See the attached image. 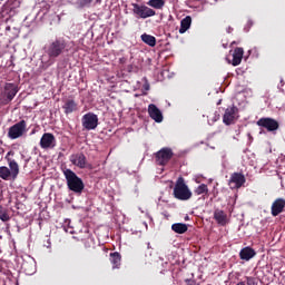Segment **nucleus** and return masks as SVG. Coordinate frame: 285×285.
Returning a JSON list of instances; mask_svg holds the SVG:
<instances>
[{
	"label": "nucleus",
	"instance_id": "9",
	"mask_svg": "<svg viewBox=\"0 0 285 285\" xmlns=\"http://www.w3.org/2000/svg\"><path fill=\"white\" fill-rule=\"evenodd\" d=\"M239 109L236 106L228 107L223 116L225 126H233L239 119Z\"/></svg>",
	"mask_w": 285,
	"mask_h": 285
},
{
	"label": "nucleus",
	"instance_id": "32",
	"mask_svg": "<svg viewBox=\"0 0 285 285\" xmlns=\"http://www.w3.org/2000/svg\"><path fill=\"white\" fill-rule=\"evenodd\" d=\"M0 219L1 222H9L10 216L8 215V213H0Z\"/></svg>",
	"mask_w": 285,
	"mask_h": 285
},
{
	"label": "nucleus",
	"instance_id": "3",
	"mask_svg": "<svg viewBox=\"0 0 285 285\" xmlns=\"http://www.w3.org/2000/svg\"><path fill=\"white\" fill-rule=\"evenodd\" d=\"M173 195L178 202H188V199L193 198V191H190V188L186 185L184 177H179L176 180Z\"/></svg>",
	"mask_w": 285,
	"mask_h": 285
},
{
	"label": "nucleus",
	"instance_id": "36",
	"mask_svg": "<svg viewBox=\"0 0 285 285\" xmlns=\"http://www.w3.org/2000/svg\"><path fill=\"white\" fill-rule=\"evenodd\" d=\"M281 83H284V80H283V79H281Z\"/></svg>",
	"mask_w": 285,
	"mask_h": 285
},
{
	"label": "nucleus",
	"instance_id": "31",
	"mask_svg": "<svg viewBox=\"0 0 285 285\" xmlns=\"http://www.w3.org/2000/svg\"><path fill=\"white\" fill-rule=\"evenodd\" d=\"M219 117L220 116L218 112H214L212 119L208 120L209 124H210V121H212V124H215V121H219Z\"/></svg>",
	"mask_w": 285,
	"mask_h": 285
},
{
	"label": "nucleus",
	"instance_id": "6",
	"mask_svg": "<svg viewBox=\"0 0 285 285\" xmlns=\"http://www.w3.org/2000/svg\"><path fill=\"white\" fill-rule=\"evenodd\" d=\"M81 124L85 130H96L99 126V117L94 112H87L82 116Z\"/></svg>",
	"mask_w": 285,
	"mask_h": 285
},
{
	"label": "nucleus",
	"instance_id": "18",
	"mask_svg": "<svg viewBox=\"0 0 285 285\" xmlns=\"http://www.w3.org/2000/svg\"><path fill=\"white\" fill-rule=\"evenodd\" d=\"M78 104L75 101V99H67L65 100V104L62 106V109L65 110V115H72V112H77L78 110Z\"/></svg>",
	"mask_w": 285,
	"mask_h": 285
},
{
	"label": "nucleus",
	"instance_id": "7",
	"mask_svg": "<svg viewBox=\"0 0 285 285\" xmlns=\"http://www.w3.org/2000/svg\"><path fill=\"white\" fill-rule=\"evenodd\" d=\"M26 128H28V124L26 122V120H20L19 122L14 124L9 128V139H19V137H23Z\"/></svg>",
	"mask_w": 285,
	"mask_h": 285
},
{
	"label": "nucleus",
	"instance_id": "27",
	"mask_svg": "<svg viewBox=\"0 0 285 285\" xmlns=\"http://www.w3.org/2000/svg\"><path fill=\"white\" fill-rule=\"evenodd\" d=\"M10 177H12L10 169L6 166L0 167V178L8 180Z\"/></svg>",
	"mask_w": 285,
	"mask_h": 285
},
{
	"label": "nucleus",
	"instance_id": "35",
	"mask_svg": "<svg viewBox=\"0 0 285 285\" xmlns=\"http://www.w3.org/2000/svg\"><path fill=\"white\" fill-rule=\"evenodd\" d=\"M236 285H246V283L239 282V283H237Z\"/></svg>",
	"mask_w": 285,
	"mask_h": 285
},
{
	"label": "nucleus",
	"instance_id": "5",
	"mask_svg": "<svg viewBox=\"0 0 285 285\" xmlns=\"http://www.w3.org/2000/svg\"><path fill=\"white\" fill-rule=\"evenodd\" d=\"M131 6L134 14H136L140 19H148L157 14V12L154 9H150L146 4L132 3Z\"/></svg>",
	"mask_w": 285,
	"mask_h": 285
},
{
	"label": "nucleus",
	"instance_id": "29",
	"mask_svg": "<svg viewBox=\"0 0 285 285\" xmlns=\"http://www.w3.org/2000/svg\"><path fill=\"white\" fill-rule=\"evenodd\" d=\"M81 242H85V248H90L94 240L90 234H87V237L85 239H81Z\"/></svg>",
	"mask_w": 285,
	"mask_h": 285
},
{
	"label": "nucleus",
	"instance_id": "33",
	"mask_svg": "<svg viewBox=\"0 0 285 285\" xmlns=\"http://www.w3.org/2000/svg\"><path fill=\"white\" fill-rule=\"evenodd\" d=\"M92 0H82V6H90Z\"/></svg>",
	"mask_w": 285,
	"mask_h": 285
},
{
	"label": "nucleus",
	"instance_id": "26",
	"mask_svg": "<svg viewBox=\"0 0 285 285\" xmlns=\"http://www.w3.org/2000/svg\"><path fill=\"white\" fill-rule=\"evenodd\" d=\"M194 195H208V185L200 184L198 187L194 189Z\"/></svg>",
	"mask_w": 285,
	"mask_h": 285
},
{
	"label": "nucleus",
	"instance_id": "20",
	"mask_svg": "<svg viewBox=\"0 0 285 285\" xmlns=\"http://www.w3.org/2000/svg\"><path fill=\"white\" fill-rule=\"evenodd\" d=\"M242 59H244V48L237 47L234 49L232 65L239 66V63H242Z\"/></svg>",
	"mask_w": 285,
	"mask_h": 285
},
{
	"label": "nucleus",
	"instance_id": "22",
	"mask_svg": "<svg viewBox=\"0 0 285 285\" xmlns=\"http://www.w3.org/2000/svg\"><path fill=\"white\" fill-rule=\"evenodd\" d=\"M140 39L144 43L150 46V48H155L157 46V38H155V36L142 33L140 36Z\"/></svg>",
	"mask_w": 285,
	"mask_h": 285
},
{
	"label": "nucleus",
	"instance_id": "2",
	"mask_svg": "<svg viewBox=\"0 0 285 285\" xmlns=\"http://www.w3.org/2000/svg\"><path fill=\"white\" fill-rule=\"evenodd\" d=\"M62 173L67 181V187L71 190V193L81 195L83 193V188H86L83 180L79 178V176H77L72 169H65Z\"/></svg>",
	"mask_w": 285,
	"mask_h": 285
},
{
	"label": "nucleus",
	"instance_id": "11",
	"mask_svg": "<svg viewBox=\"0 0 285 285\" xmlns=\"http://www.w3.org/2000/svg\"><path fill=\"white\" fill-rule=\"evenodd\" d=\"M228 184H229V187L232 188V190L242 188V186H244V184H246V176H244V174H242V173H234V174H232Z\"/></svg>",
	"mask_w": 285,
	"mask_h": 285
},
{
	"label": "nucleus",
	"instance_id": "1",
	"mask_svg": "<svg viewBox=\"0 0 285 285\" xmlns=\"http://www.w3.org/2000/svg\"><path fill=\"white\" fill-rule=\"evenodd\" d=\"M70 41L66 40L63 37H59L51 40L46 46L45 52L51 61H55V59H59V57L70 52Z\"/></svg>",
	"mask_w": 285,
	"mask_h": 285
},
{
	"label": "nucleus",
	"instance_id": "28",
	"mask_svg": "<svg viewBox=\"0 0 285 285\" xmlns=\"http://www.w3.org/2000/svg\"><path fill=\"white\" fill-rule=\"evenodd\" d=\"M22 271H24L26 275H33L36 268H35V265L32 264L23 263Z\"/></svg>",
	"mask_w": 285,
	"mask_h": 285
},
{
	"label": "nucleus",
	"instance_id": "16",
	"mask_svg": "<svg viewBox=\"0 0 285 285\" xmlns=\"http://www.w3.org/2000/svg\"><path fill=\"white\" fill-rule=\"evenodd\" d=\"M214 219L218 226H226L228 225V214L222 209H215L214 210Z\"/></svg>",
	"mask_w": 285,
	"mask_h": 285
},
{
	"label": "nucleus",
	"instance_id": "19",
	"mask_svg": "<svg viewBox=\"0 0 285 285\" xmlns=\"http://www.w3.org/2000/svg\"><path fill=\"white\" fill-rule=\"evenodd\" d=\"M255 255H257V252H255L250 246L244 247L239 252V257L244 262H250Z\"/></svg>",
	"mask_w": 285,
	"mask_h": 285
},
{
	"label": "nucleus",
	"instance_id": "12",
	"mask_svg": "<svg viewBox=\"0 0 285 285\" xmlns=\"http://www.w3.org/2000/svg\"><path fill=\"white\" fill-rule=\"evenodd\" d=\"M57 146V138L53 134L45 132L40 139V148L48 150V148H55Z\"/></svg>",
	"mask_w": 285,
	"mask_h": 285
},
{
	"label": "nucleus",
	"instance_id": "13",
	"mask_svg": "<svg viewBox=\"0 0 285 285\" xmlns=\"http://www.w3.org/2000/svg\"><path fill=\"white\" fill-rule=\"evenodd\" d=\"M10 157H14V151L10 150L6 155V159L8 161L9 168H10L9 170L11 173V177H12V179H14L16 177L19 176V164L16 163V160L11 159Z\"/></svg>",
	"mask_w": 285,
	"mask_h": 285
},
{
	"label": "nucleus",
	"instance_id": "21",
	"mask_svg": "<svg viewBox=\"0 0 285 285\" xmlns=\"http://www.w3.org/2000/svg\"><path fill=\"white\" fill-rule=\"evenodd\" d=\"M191 23L193 18H190V16L185 17L180 21L179 35H184L186 31H188L190 29Z\"/></svg>",
	"mask_w": 285,
	"mask_h": 285
},
{
	"label": "nucleus",
	"instance_id": "37",
	"mask_svg": "<svg viewBox=\"0 0 285 285\" xmlns=\"http://www.w3.org/2000/svg\"><path fill=\"white\" fill-rule=\"evenodd\" d=\"M120 62H124V59H120Z\"/></svg>",
	"mask_w": 285,
	"mask_h": 285
},
{
	"label": "nucleus",
	"instance_id": "30",
	"mask_svg": "<svg viewBox=\"0 0 285 285\" xmlns=\"http://www.w3.org/2000/svg\"><path fill=\"white\" fill-rule=\"evenodd\" d=\"M247 285H257V278L247 276L246 277Z\"/></svg>",
	"mask_w": 285,
	"mask_h": 285
},
{
	"label": "nucleus",
	"instance_id": "15",
	"mask_svg": "<svg viewBox=\"0 0 285 285\" xmlns=\"http://www.w3.org/2000/svg\"><path fill=\"white\" fill-rule=\"evenodd\" d=\"M285 208V199L284 198H276L271 207V213L273 217H277L278 215H282V212Z\"/></svg>",
	"mask_w": 285,
	"mask_h": 285
},
{
	"label": "nucleus",
	"instance_id": "17",
	"mask_svg": "<svg viewBox=\"0 0 285 285\" xmlns=\"http://www.w3.org/2000/svg\"><path fill=\"white\" fill-rule=\"evenodd\" d=\"M19 92V89H17V86L14 83H6L4 86V96L7 97V101H12L14 97H17V94Z\"/></svg>",
	"mask_w": 285,
	"mask_h": 285
},
{
	"label": "nucleus",
	"instance_id": "24",
	"mask_svg": "<svg viewBox=\"0 0 285 285\" xmlns=\"http://www.w3.org/2000/svg\"><path fill=\"white\" fill-rule=\"evenodd\" d=\"M110 263L112 264V268H119L121 266V254L118 252H114L109 254Z\"/></svg>",
	"mask_w": 285,
	"mask_h": 285
},
{
	"label": "nucleus",
	"instance_id": "34",
	"mask_svg": "<svg viewBox=\"0 0 285 285\" xmlns=\"http://www.w3.org/2000/svg\"><path fill=\"white\" fill-rule=\"evenodd\" d=\"M144 88H145V90H150V85L146 83V85L144 86Z\"/></svg>",
	"mask_w": 285,
	"mask_h": 285
},
{
	"label": "nucleus",
	"instance_id": "8",
	"mask_svg": "<svg viewBox=\"0 0 285 285\" xmlns=\"http://www.w3.org/2000/svg\"><path fill=\"white\" fill-rule=\"evenodd\" d=\"M256 124L261 128H265L267 132H275V130H279V121H277L275 118L263 117L259 118Z\"/></svg>",
	"mask_w": 285,
	"mask_h": 285
},
{
	"label": "nucleus",
	"instance_id": "23",
	"mask_svg": "<svg viewBox=\"0 0 285 285\" xmlns=\"http://www.w3.org/2000/svg\"><path fill=\"white\" fill-rule=\"evenodd\" d=\"M171 230L178 235H184V233H188V225L184 223H175L171 225Z\"/></svg>",
	"mask_w": 285,
	"mask_h": 285
},
{
	"label": "nucleus",
	"instance_id": "4",
	"mask_svg": "<svg viewBox=\"0 0 285 285\" xmlns=\"http://www.w3.org/2000/svg\"><path fill=\"white\" fill-rule=\"evenodd\" d=\"M173 149L169 147L161 148L155 154L156 164L158 166H166L174 157Z\"/></svg>",
	"mask_w": 285,
	"mask_h": 285
},
{
	"label": "nucleus",
	"instance_id": "25",
	"mask_svg": "<svg viewBox=\"0 0 285 285\" xmlns=\"http://www.w3.org/2000/svg\"><path fill=\"white\" fill-rule=\"evenodd\" d=\"M147 6L155 8V10H161L166 6L165 0H149Z\"/></svg>",
	"mask_w": 285,
	"mask_h": 285
},
{
	"label": "nucleus",
	"instance_id": "10",
	"mask_svg": "<svg viewBox=\"0 0 285 285\" xmlns=\"http://www.w3.org/2000/svg\"><path fill=\"white\" fill-rule=\"evenodd\" d=\"M69 161L73 165L77 166V168H88V158H86V155L83 153H76L72 154L69 157Z\"/></svg>",
	"mask_w": 285,
	"mask_h": 285
},
{
	"label": "nucleus",
	"instance_id": "14",
	"mask_svg": "<svg viewBox=\"0 0 285 285\" xmlns=\"http://www.w3.org/2000/svg\"><path fill=\"white\" fill-rule=\"evenodd\" d=\"M148 115L154 119V121H156V124H161L164 121V115L155 104H150L148 106Z\"/></svg>",
	"mask_w": 285,
	"mask_h": 285
}]
</instances>
